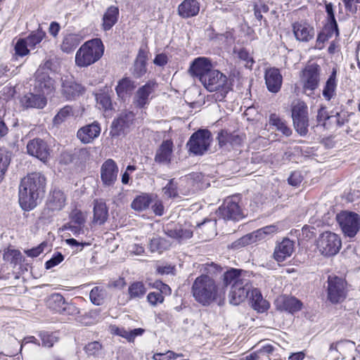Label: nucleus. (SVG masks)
Instances as JSON below:
<instances>
[{"label":"nucleus","instance_id":"nucleus-1","mask_svg":"<svg viewBox=\"0 0 360 360\" xmlns=\"http://www.w3.org/2000/svg\"><path fill=\"white\" fill-rule=\"evenodd\" d=\"M191 293L194 300L203 307L213 302L221 306L224 304L226 289L211 276L202 274L194 280Z\"/></svg>","mask_w":360,"mask_h":360},{"label":"nucleus","instance_id":"nucleus-2","mask_svg":"<svg viewBox=\"0 0 360 360\" xmlns=\"http://www.w3.org/2000/svg\"><path fill=\"white\" fill-rule=\"evenodd\" d=\"M45 186L46 178L39 172L29 174L21 179L18 197L22 210L29 211L37 205L40 195L44 192Z\"/></svg>","mask_w":360,"mask_h":360},{"label":"nucleus","instance_id":"nucleus-3","mask_svg":"<svg viewBox=\"0 0 360 360\" xmlns=\"http://www.w3.org/2000/svg\"><path fill=\"white\" fill-rule=\"evenodd\" d=\"M104 52V46L100 39L96 38L86 41L78 49L75 55V63L84 68L98 60Z\"/></svg>","mask_w":360,"mask_h":360},{"label":"nucleus","instance_id":"nucleus-4","mask_svg":"<svg viewBox=\"0 0 360 360\" xmlns=\"http://www.w3.org/2000/svg\"><path fill=\"white\" fill-rule=\"evenodd\" d=\"M201 83L209 91H216L213 95L216 101H222L230 89L226 76L214 68L205 75Z\"/></svg>","mask_w":360,"mask_h":360},{"label":"nucleus","instance_id":"nucleus-5","mask_svg":"<svg viewBox=\"0 0 360 360\" xmlns=\"http://www.w3.org/2000/svg\"><path fill=\"white\" fill-rule=\"evenodd\" d=\"M291 116L295 131L300 136L308 133L309 116L307 104L299 99L295 100L291 104Z\"/></svg>","mask_w":360,"mask_h":360},{"label":"nucleus","instance_id":"nucleus-6","mask_svg":"<svg viewBox=\"0 0 360 360\" xmlns=\"http://www.w3.org/2000/svg\"><path fill=\"white\" fill-rule=\"evenodd\" d=\"M316 247L320 253L324 256L335 255L342 247L340 236L330 231L321 233L316 240Z\"/></svg>","mask_w":360,"mask_h":360},{"label":"nucleus","instance_id":"nucleus-7","mask_svg":"<svg viewBox=\"0 0 360 360\" xmlns=\"http://www.w3.org/2000/svg\"><path fill=\"white\" fill-rule=\"evenodd\" d=\"M327 298L332 304L343 302L347 295V282L342 278L329 276L328 278Z\"/></svg>","mask_w":360,"mask_h":360},{"label":"nucleus","instance_id":"nucleus-8","mask_svg":"<svg viewBox=\"0 0 360 360\" xmlns=\"http://www.w3.org/2000/svg\"><path fill=\"white\" fill-rule=\"evenodd\" d=\"M337 220L344 234L348 237H354L360 230V217L352 212H342L337 215Z\"/></svg>","mask_w":360,"mask_h":360},{"label":"nucleus","instance_id":"nucleus-9","mask_svg":"<svg viewBox=\"0 0 360 360\" xmlns=\"http://www.w3.org/2000/svg\"><path fill=\"white\" fill-rule=\"evenodd\" d=\"M212 141L211 133L207 129H200L193 134L187 146L195 155H202L207 150Z\"/></svg>","mask_w":360,"mask_h":360},{"label":"nucleus","instance_id":"nucleus-10","mask_svg":"<svg viewBox=\"0 0 360 360\" xmlns=\"http://www.w3.org/2000/svg\"><path fill=\"white\" fill-rule=\"evenodd\" d=\"M219 214L224 219L230 220H239L245 217L236 197L227 198L219 208Z\"/></svg>","mask_w":360,"mask_h":360},{"label":"nucleus","instance_id":"nucleus-11","mask_svg":"<svg viewBox=\"0 0 360 360\" xmlns=\"http://www.w3.org/2000/svg\"><path fill=\"white\" fill-rule=\"evenodd\" d=\"M157 87L156 82L148 81L142 86L139 87L133 97V105L139 108H146L153 98L152 94Z\"/></svg>","mask_w":360,"mask_h":360},{"label":"nucleus","instance_id":"nucleus-12","mask_svg":"<svg viewBox=\"0 0 360 360\" xmlns=\"http://www.w3.org/2000/svg\"><path fill=\"white\" fill-rule=\"evenodd\" d=\"M252 290V283L248 278L232 285L229 292L230 303L234 305L239 304L246 300Z\"/></svg>","mask_w":360,"mask_h":360},{"label":"nucleus","instance_id":"nucleus-13","mask_svg":"<svg viewBox=\"0 0 360 360\" xmlns=\"http://www.w3.org/2000/svg\"><path fill=\"white\" fill-rule=\"evenodd\" d=\"M304 91L316 89L320 80V67L317 64H310L302 70L301 77Z\"/></svg>","mask_w":360,"mask_h":360},{"label":"nucleus","instance_id":"nucleus-14","mask_svg":"<svg viewBox=\"0 0 360 360\" xmlns=\"http://www.w3.org/2000/svg\"><path fill=\"white\" fill-rule=\"evenodd\" d=\"M278 230L279 229L276 225L266 226L240 238L236 242V243H237L236 245L245 246L256 243L258 240L264 239L267 236L277 233Z\"/></svg>","mask_w":360,"mask_h":360},{"label":"nucleus","instance_id":"nucleus-15","mask_svg":"<svg viewBox=\"0 0 360 360\" xmlns=\"http://www.w3.org/2000/svg\"><path fill=\"white\" fill-rule=\"evenodd\" d=\"M119 168L112 159H108L101 165V179L105 187H113L117 180Z\"/></svg>","mask_w":360,"mask_h":360},{"label":"nucleus","instance_id":"nucleus-16","mask_svg":"<svg viewBox=\"0 0 360 360\" xmlns=\"http://www.w3.org/2000/svg\"><path fill=\"white\" fill-rule=\"evenodd\" d=\"M27 153L46 162L50 156V149L44 140L37 138L30 140L27 144Z\"/></svg>","mask_w":360,"mask_h":360},{"label":"nucleus","instance_id":"nucleus-17","mask_svg":"<svg viewBox=\"0 0 360 360\" xmlns=\"http://www.w3.org/2000/svg\"><path fill=\"white\" fill-rule=\"evenodd\" d=\"M134 114L131 111L122 112L112 123L110 130L112 136H119L124 134L126 130L132 124Z\"/></svg>","mask_w":360,"mask_h":360},{"label":"nucleus","instance_id":"nucleus-18","mask_svg":"<svg viewBox=\"0 0 360 360\" xmlns=\"http://www.w3.org/2000/svg\"><path fill=\"white\" fill-rule=\"evenodd\" d=\"M214 67L211 61L204 57L195 58L191 65L189 72L192 76L199 79L200 82L205 77V75L212 70Z\"/></svg>","mask_w":360,"mask_h":360},{"label":"nucleus","instance_id":"nucleus-19","mask_svg":"<svg viewBox=\"0 0 360 360\" xmlns=\"http://www.w3.org/2000/svg\"><path fill=\"white\" fill-rule=\"evenodd\" d=\"M22 106L25 108H38L42 109L46 105V98L39 91L34 89L32 92H29L23 95L20 98Z\"/></svg>","mask_w":360,"mask_h":360},{"label":"nucleus","instance_id":"nucleus-20","mask_svg":"<svg viewBox=\"0 0 360 360\" xmlns=\"http://www.w3.org/2000/svg\"><path fill=\"white\" fill-rule=\"evenodd\" d=\"M264 80L266 88L271 93L276 94L281 90L283 77L278 68H267L264 72Z\"/></svg>","mask_w":360,"mask_h":360},{"label":"nucleus","instance_id":"nucleus-21","mask_svg":"<svg viewBox=\"0 0 360 360\" xmlns=\"http://www.w3.org/2000/svg\"><path fill=\"white\" fill-rule=\"evenodd\" d=\"M34 88L35 90L46 94H50L54 89V80L50 77L47 72L38 69L35 73Z\"/></svg>","mask_w":360,"mask_h":360},{"label":"nucleus","instance_id":"nucleus-22","mask_svg":"<svg viewBox=\"0 0 360 360\" xmlns=\"http://www.w3.org/2000/svg\"><path fill=\"white\" fill-rule=\"evenodd\" d=\"M100 124L95 121L91 124L81 127L77 133V138L84 143H91L101 134Z\"/></svg>","mask_w":360,"mask_h":360},{"label":"nucleus","instance_id":"nucleus-23","mask_svg":"<svg viewBox=\"0 0 360 360\" xmlns=\"http://www.w3.org/2000/svg\"><path fill=\"white\" fill-rule=\"evenodd\" d=\"M292 31L295 39L302 42H308L315 34L314 27L304 21L293 23Z\"/></svg>","mask_w":360,"mask_h":360},{"label":"nucleus","instance_id":"nucleus-24","mask_svg":"<svg viewBox=\"0 0 360 360\" xmlns=\"http://www.w3.org/2000/svg\"><path fill=\"white\" fill-rule=\"evenodd\" d=\"M295 250L294 241L284 238L275 248L274 257L278 262H283L290 257Z\"/></svg>","mask_w":360,"mask_h":360},{"label":"nucleus","instance_id":"nucleus-25","mask_svg":"<svg viewBox=\"0 0 360 360\" xmlns=\"http://www.w3.org/2000/svg\"><path fill=\"white\" fill-rule=\"evenodd\" d=\"M330 352H336L342 359L352 357V360H355L354 356L351 353L356 351L354 342L350 340H341L338 342L332 343L329 348Z\"/></svg>","mask_w":360,"mask_h":360},{"label":"nucleus","instance_id":"nucleus-26","mask_svg":"<svg viewBox=\"0 0 360 360\" xmlns=\"http://www.w3.org/2000/svg\"><path fill=\"white\" fill-rule=\"evenodd\" d=\"M200 11V4L197 0H184L178 6L177 12L182 18L196 16Z\"/></svg>","mask_w":360,"mask_h":360},{"label":"nucleus","instance_id":"nucleus-27","mask_svg":"<svg viewBox=\"0 0 360 360\" xmlns=\"http://www.w3.org/2000/svg\"><path fill=\"white\" fill-rule=\"evenodd\" d=\"M66 202V196L63 191L58 189L53 190L47 200L46 207L48 210L55 212L61 210Z\"/></svg>","mask_w":360,"mask_h":360},{"label":"nucleus","instance_id":"nucleus-28","mask_svg":"<svg viewBox=\"0 0 360 360\" xmlns=\"http://www.w3.org/2000/svg\"><path fill=\"white\" fill-rule=\"evenodd\" d=\"M84 91L81 84H77L72 78L62 79V92L67 99H72Z\"/></svg>","mask_w":360,"mask_h":360},{"label":"nucleus","instance_id":"nucleus-29","mask_svg":"<svg viewBox=\"0 0 360 360\" xmlns=\"http://www.w3.org/2000/svg\"><path fill=\"white\" fill-rule=\"evenodd\" d=\"M173 151V143L171 140L164 141L156 150L155 161L160 164H169Z\"/></svg>","mask_w":360,"mask_h":360},{"label":"nucleus","instance_id":"nucleus-30","mask_svg":"<svg viewBox=\"0 0 360 360\" xmlns=\"http://www.w3.org/2000/svg\"><path fill=\"white\" fill-rule=\"evenodd\" d=\"M248 272L241 269L233 268L228 269L223 275L224 287L225 288L230 285L232 286V285H235L240 281L245 280L248 278Z\"/></svg>","mask_w":360,"mask_h":360},{"label":"nucleus","instance_id":"nucleus-31","mask_svg":"<svg viewBox=\"0 0 360 360\" xmlns=\"http://www.w3.org/2000/svg\"><path fill=\"white\" fill-rule=\"evenodd\" d=\"M109 331L112 335L120 336L131 342H134V339L137 336H141L144 333V329L139 328L131 330H127L123 327L111 325L109 326Z\"/></svg>","mask_w":360,"mask_h":360},{"label":"nucleus","instance_id":"nucleus-32","mask_svg":"<svg viewBox=\"0 0 360 360\" xmlns=\"http://www.w3.org/2000/svg\"><path fill=\"white\" fill-rule=\"evenodd\" d=\"M83 38L80 34L68 33L63 36L60 44V49L63 52L70 53L72 52L82 42Z\"/></svg>","mask_w":360,"mask_h":360},{"label":"nucleus","instance_id":"nucleus-33","mask_svg":"<svg viewBox=\"0 0 360 360\" xmlns=\"http://www.w3.org/2000/svg\"><path fill=\"white\" fill-rule=\"evenodd\" d=\"M250 299L252 307L257 312L263 313L269 307V302L263 298L260 290L257 288L252 290Z\"/></svg>","mask_w":360,"mask_h":360},{"label":"nucleus","instance_id":"nucleus-34","mask_svg":"<svg viewBox=\"0 0 360 360\" xmlns=\"http://www.w3.org/2000/svg\"><path fill=\"white\" fill-rule=\"evenodd\" d=\"M108 217L106 204L102 201L95 200L94 206L93 222L99 225L103 224Z\"/></svg>","mask_w":360,"mask_h":360},{"label":"nucleus","instance_id":"nucleus-35","mask_svg":"<svg viewBox=\"0 0 360 360\" xmlns=\"http://www.w3.org/2000/svg\"><path fill=\"white\" fill-rule=\"evenodd\" d=\"M119 16V9L117 6H111L103 16L102 27L105 31L110 30L117 22Z\"/></svg>","mask_w":360,"mask_h":360},{"label":"nucleus","instance_id":"nucleus-36","mask_svg":"<svg viewBox=\"0 0 360 360\" xmlns=\"http://www.w3.org/2000/svg\"><path fill=\"white\" fill-rule=\"evenodd\" d=\"M269 123L287 137L292 134V130L288 127L287 122L276 114H271L270 115Z\"/></svg>","mask_w":360,"mask_h":360},{"label":"nucleus","instance_id":"nucleus-37","mask_svg":"<svg viewBox=\"0 0 360 360\" xmlns=\"http://www.w3.org/2000/svg\"><path fill=\"white\" fill-rule=\"evenodd\" d=\"M165 233L170 238L184 240L192 237L193 231L189 229H184L181 226H174L173 228L167 227Z\"/></svg>","mask_w":360,"mask_h":360},{"label":"nucleus","instance_id":"nucleus-38","mask_svg":"<svg viewBox=\"0 0 360 360\" xmlns=\"http://www.w3.org/2000/svg\"><path fill=\"white\" fill-rule=\"evenodd\" d=\"M153 202L152 195L142 193L136 196L131 203V207L138 212L146 210Z\"/></svg>","mask_w":360,"mask_h":360},{"label":"nucleus","instance_id":"nucleus-39","mask_svg":"<svg viewBox=\"0 0 360 360\" xmlns=\"http://www.w3.org/2000/svg\"><path fill=\"white\" fill-rule=\"evenodd\" d=\"M46 37V33L40 27L35 30L30 32V34L25 37L29 48L31 50L38 49L40 47V44L44 39Z\"/></svg>","mask_w":360,"mask_h":360},{"label":"nucleus","instance_id":"nucleus-40","mask_svg":"<svg viewBox=\"0 0 360 360\" xmlns=\"http://www.w3.org/2000/svg\"><path fill=\"white\" fill-rule=\"evenodd\" d=\"M134 82L129 78H123L116 86V92L117 96L122 99H124L127 96L131 93L134 89Z\"/></svg>","mask_w":360,"mask_h":360},{"label":"nucleus","instance_id":"nucleus-41","mask_svg":"<svg viewBox=\"0 0 360 360\" xmlns=\"http://www.w3.org/2000/svg\"><path fill=\"white\" fill-rule=\"evenodd\" d=\"M66 302L63 296L59 293H53L46 300V305L49 308L58 313L63 311Z\"/></svg>","mask_w":360,"mask_h":360},{"label":"nucleus","instance_id":"nucleus-42","mask_svg":"<svg viewBox=\"0 0 360 360\" xmlns=\"http://www.w3.org/2000/svg\"><path fill=\"white\" fill-rule=\"evenodd\" d=\"M336 71L333 70L329 78L328 79L325 87L323 90V96L328 101H330L335 94L336 90Z\"/></svg>","mask_w":360,"mask_h":360},{"label":"nucleus","instance_id":"nucleus-43","mask_svg":"<svg viewBox=\"0 0 360 360\" xmlns=\"http://www.w3.org/2000/svg\"><path fill=\"white\" fill-rule=\"evenodd\" d=\"M169 243L160 237H153L150 240L148 248L150 252H162L169 247Z\"/></svg>","mask_w":360,"mask_h":360},{"label":"nucleus","instance_id":"nucleus-44","mask_svg":"<svg viewBox=\"0 0 360 360\" xmlns=\"http://www.w3.org/2000/svg\"><path fill=\"white\" fill-rule=\"evenodd\" d=\"M302 302L295 297H290L283 299V309L290 313L300 311L302 308Z\"/></svg>","mask_w":360,"mask_h":360},{"label":"nucleus","instance_id":"nucleus-45","mask_svg":"<svg viewBox=\"0 0 360 360\" xmlns=\"http://www.w3.org/2000/svg\"><path fill=\"white\" fill-rule=\"evenodd\" d=\"M11 162L9 153L5 149H0V183L4 179L6 172Z\"/></svg>","mask_w":360,"mask_h":360},{"label":"nucleus","instance_id":"nucleus-46","mask_svg":"<svg viewBox=\"0 0 360 360\" xmlns=\"http://www.w3.org/2000/svg\"><path fill=\"white\" fill-rule=\"evenodd\" d=\"M326 12L328 21V29L335 30L336 36L339 35V30L337 21L335 18L334 8L332 3H326Z\"/></svg>","mask_w":360,"mask_h":360},{"label":"nucleus","instance_id":"nucleus-47","mask_svg":"<svg viewBox=\"0 0 360 360\" xmlns=\"http://www.w3.org/2000/svg\"><path fill=\"white\" fill-rule=\"evenodd\" d=\"M130 298H139L146 292V288L142 282H134L129 287Z\"/></svg>","mask_w":360,"mask_h":360},{"label":"nucleus","instance_id":"nucleus-48","mask_svg":"<svg viewBox=\"0 0 360 360\" xmlns=\"http://www.w3.org/2000/svg\"><path fill=\"white\" fill-rule=\"evenodd\" d=\"M15 55L20 57L28 55L31 51L25 38L19 39L14 46Z\"/></svg>","mask_w":360,"mask_h":360},{"label":"nucleus","instance_id":"nucleus-49","mask_svg":"<svg viewBox=\"0 0 360 360\" xmlns=\"http://www.w3.org/2000/svg\"><path fill=\"white\" fill-rule=\"evenodd\" d=\"M3 259L6 262L16 264L21 261V253L18 250L7 249L4 251Z\"/></svg>","mask_w":360,"mask_h":360},{"label":"nucleus","instance_id":"nucleus-50","mask_svg":"<svg viewBox=\"0 0 360 360\" xmlns=\"http://www.w3.org/2000/svg\"><path fill=\"white\" fill-rule=\"evenodd\" d=\"M72 115H73L72 108L69 105H66L61 108L57 115L54 117L53 122L56 124H60L67 117H69Z\"/></svg>","mask_w":360,"mask_h":360},{"label":"nucleus","instance_id":"nucleus-51","mask_svg":"<svg viewBox=\"0 0 360 360\" xmlns=\"http://www.w3.org/2000/svg\"><path fill=\"white\" fill-rule=\"evenodd\" d=\"M219 143L220 146L226 145V142H229L231 145L239 144L240 138L238 136L228 134L226 132L221 131L218 136Z\"/></svg>","mask_w":360,"mask_h":360},{"label":"nucleus","instance_id":"nucleus-52","mask_svg":"<svg viewBox=\"0 0 360 360\" xmlns=\"http://www.w3.org/2000/svg\"><path fill=\"white\" fill-rule=\"evenodd\" d=\"M86 216L80 210L75 209L71 212L69 222L84 226Z\"/></svg>","mask_w":360,"mask_h":360},{"label":"nucleus","instance_id":"nucleus-53","mask_svg":"<svg viewBox=\"0 0 360 360\" xmlns=\"http://www.w3.org/2000/svg\"><path fill=\"white\" fill-rule=\"evenodd\" d=\"M89 297L91 302L96 305H101L103 300V293L99 287H94L90 292Z\"/></svg>","mask_w":360,"mask_h":360},{"label":"nucleus","instance_id":"nucleus-54","mask_svg":"<svg viewBox=\"0 0 360 360\" xmlns=\"http://www.w3.org/2000/svg\"><path fill=\"white\" fill-rule=\"evenodd\" d=\"M330 30L328 32L323 31L318 34L315 48L318 49H322L324 46V43L328 40L330 37H332L333 33L335 32V30L329 29Z\"/></svg>","mask_w":360,"mask_h":360},{"label":"nucleus","instance_id":"nucleus-55","mask_svg":"<svg viewBox=\"0 0 360 360\" xmlns=\"http://www.w3.org/2000/svg\"><path fill=\"white\" fill-rule=\"evenodd\" d=\"M273 347L271 346H266L262 349L258 350L256 352L252 353L250 355L246 356L245 358L240 360H260L262 355H265L266 354H269L272 352Z\"/></svg>","mask_w":360,"mask_h":360},{"label":"nucleus","instance_id":"nucleus-56","mask_svg":"<svg viewBox=\"0 0 360 360\" xmlns=\"http://www.w3.org/2000/svg\"><path fill=\"white\" fill-rule=\"evenodd\" d=\"M162 192L167 198H174L177 195V186L174 179H170L163 187Z\"/></svg>","mask_w":360,"mask_h":360},{"label":"nucleus","instance_id":"nucleus-57","mask_svg":"<svg viewBox=\"0 0 360 360\" xmlns=\"http://www.w3.org/2000/svg\"><path fill=\"white\" fill-rule=\"evenodd\" d=\"M84 226L68 222L63 226L65 230L70 231L75 236L78 237L84 234Z\"/></svg>","mask_w":360,"mask_h":360},{"label":"nucleus","instance_id":"nucleus-58","mask_svg":"<svg viewBox=\"0 0 360 360\" xmlns=\"http://www.w3.org/2000/svg\"><path fill=\"white\" fill-rule=\"evenodd\" d=\"M101 348V345L98 342L94 341L87 344L84 347V350L88 355L95 356L98 354Z\"/></svg>","mask_w":360,"mask_h":360},{"label":"nucleus","instance_id":"nucleus-59","mask_svg":"<svg viewBox=\"0 0 360 360\" xmlns=\"http://www.w3.org/2000/svg\"><path fill=\"white\" fill-rule=\"evenodd\" d=\"M40 337L44 347H51L53 344L57 341V338L53 334L49 333H41Z\"/></svg>","mask_w":360,"mask_h":360},{"label":"nucleus","instance_id":"nucleus-60","mask_svg":"<svg viewBox=\"0 0 360 360\" xmlns=\"http://www.w3.org/2000/svg\"><path fill=\"white\" fill-rule=\"evenodd\" d=\"M11 65L8 64H1L0 65V77L6 76V77H12L15 75L18 72L19 67H16L12 71L11 70Z\"/></svg>","mask_w":360,"mask_h":360},{"label":"nucleus","instance_id":"nucleus-61","mask_svg":"<svg viewBox=\"0 0 360 360\" xmlns=\"http://www.w3.org/2000/svg\"><path fill=\"white\" fill-rule=\"evenodd\" d=\"M96 101L97 103L101 105V107L105 109L108 110L111 106V100L108 95L105 94H101L96 96Z\"/></svg>","mask_w":360,"mask_h":360},{"label":"nucleus","instance_id":"nucleus-62","mask_svg":"<svg viewBox=\"0 0 360 360\" xmlns=\"http://www.w3.org/2000/svg\"><path fill=\"white\" fill-rule=\"evenodd\" d=\"M146 63L139 61H135L134 66L133 75L139 78L146 72Z\"/></svg>","mask_w":360,"mask_h":360},{"label":"nucleus","instance_id":"nucleus-63","mask_svg":"<svg viewBox=\"0 0 360 360\" xmlns=\"http://www.w3.org/2000/svg\"><path fill=\"white\" fill-rule=\"evenodd\" d=\"M64 259L63 255L60 252H56L53 256L48 260L45 265L47 269L59 264Z\"/></svg>","mask_w":360,"mask_h":360},{"label":"nucleus","instance_id":"nucleus-64","mask_svg":"<svg viewBox=\"0 0 360 360\" xmlns=\"http://www.w3.org/2000/svg\"><path fill=\"white\" fill-rule=\"evenodd\" d=\"M47 245L46 243H41L39 245L30 250H25V253L30 257H37L43 252L44 248Z\"/></svg>","mask_w":360,"mask_h":360}]
</instances>
